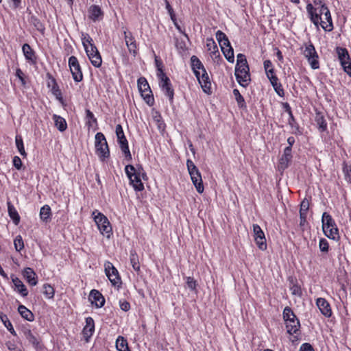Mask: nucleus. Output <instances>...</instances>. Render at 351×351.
Returning a JSON list of instances; mask_svg holds the SVG:
<instances>
[{
	"mask_svg": "<svg viewBox=\"0 0 351 351\" xmlns=\"http://www.w3.org/2000/svg\"><path fill=\"white\" fill-rule=\"evenodd\" d=\"M306 10L310 15L311 21L315 25H318L319 23L322 27L326 32H330L333 29L332 18L330 12L328 8H324L323 11L326 13L322 16L318 14L317 9L313 6L312 4L308 3L306 5Z\"/></svg>",
	"mask_w": 351,
	"mask_h": 351,
	"instance_id": "1",
	"label": "nucleus"
},
{
	"mask_svg": "<svg viewBox=\"0 0 351 351\" xmlns=\"http://www.w3.org/2000/svg\"><path fill=\"white\" fill-rule=\"evenodd\" d=\"M234 74L238 83L241 86L246 87L248 85L250 81V69L245 56L242 53L237 55Z\"/></svg>",
	"mask_w": 351,
	"mask_h": 351,
	"instance_id": "2",
	"label": "nucleus"
},
{
	"mask_svg": "<svg viewBox=\"0 0 351 351\" xmlns=\"http://www.w3.org/2000/svg\"><path fill=\"white\" fill-rule=\"evenodd\" d=\"M322 222L324 234L330 239L338 241L340 237L339 229L332 216L324 212L322 215Z\"/></svg>",
	"mask_w": 351,
	"mask_h": 351,
	"instance_id": "3",
	"label": "nucleus"
},
{
	"mask_svg": "<svg viewBox=\"0 0 351 351\" xmlns=\"http://www.w3.org/2000/svg\"><path fill=\"white\" fill-rule=\"evenodd\" d=\"M95 147L96 154L104 161L110 156V151L105 136L101 132H97L95 136Z\"/></svg>",
	"mask_w": 351,
	"mask_h": 351,
	"instance_id": "4",
	"label": "nucleus"
},
{
	"mask_svg": "<svg viewBox=\"0 0 351 351\" xmlns=\"http://www.w3.org/2000/svg\"><path fill=\"white\" fill-rule=\"evenodd\" d=\"M92 216L100 232L107 238H110L112 228L108 218L97 210L93 212Z\"/></svg>",
	"mask_w": 351,
	"mask_h": 351,
	"instance_id": "5",
	"label": "nucleus"
},
{
	"mask_svg": "<svg viewBox=\"0 0 351 351\" xmlns=\"http://www.w3.org/2000/svg\"><path fill=\"white\" fill-rule=\"evenodd\" d=\"M125 171L134 190L136 191H143L144 185L141 182L140 169H136L132 165H128L125 167Z\"/></svg>",
	"mask_w": 351,
	"mask_h": 351,
	"instance_id": "6",
	"label": "nucleus"
},
{
	"mask_svg": "<svg viewBox=\"0 0 351 351\" xmlns=\"http://www.w3.org/2000/svg\"><path fill=\"white\" fill-rule=\"evenodd\" d=\"M186 166L191 176V180L195 185L197 191L202 193L204 191V186L202 184V176L198 169L190 159L187 160Z\"/></svg>",
	"mask_w": 351,
	"mask_h": 351,
	"instance_id": "7",
	"label": "nucleus"
},
{
	"mask_svg": "<svg viewBox=\"0 0 351 351\" xmlns=\"http://www.w3.org/2000/svg\"><path fill=\"white\" fill-rule=\"evenodd\" d=\"M137 82L138 90L143 99L149 106H152L154 99L147 80L144 77H141Z\"/></svg>",
	"mask_w": 351,
	"mask_h": 351,
	"instance_id": "8",
	"label": "nucleus"
},
{
	"mask_svg": "<svg viewBox=\"0 0 351 351\" xmlns=\"http://www.w3.org/2000/svg\"><path fill=\"white\" fill-rule=\"evenodd\" d=\"M303 54L304 57L308 60V62L313 69H319V56L314 45L311 43H309L306 45Z\"/></svg>",
	"mask_w": 351,
	"mask_h": 351,
	"instance_id": "9",
	"label": "nucleus"
},
{
	"mask_svg": "<svg viewBox=\"0 0 351 351\" xmlns=\"http://www.w3.org/2000/svg\"><path fill=\"white\" fill-rule=\"evenodd\" d=\"M336 52L343 71L351 77V61L348 50L346 48L337 47Z\"/></svg>",
	"mask_w": 351,
	"mask_h": 351,
	"instance_id": "10",
	"label": "nucleus"
},
{
	"mask_svg": "<svg viewBox=\"0 0 351 351\" xmlns=\"http://www.w3.org/2000/svg\"><path fill=\"white\" fill-rule=\"evenodd\" d=\"M69 66L73 80L80 82L83 80V74L79 61L75 56H71L69 59Z\"/></svg>",
	"mask_w": 351,
	"mask_h": 351,
	"instance_id": "11",
	"label": "nucleus"
},
{
	"mask_svg": "<svg viewBox=\"0 0 351 351\" xmlns=\"http://www.w3.org/2000/svg\"><path fill=\"white\" fill-rule=\"evenodd\" d=\"M160 80V86L165 95L169 97L171 102H173L174 91L169 78L165 75L164 71H160V76L158 77Z\"/></svg>",
	"mask_w": 351,
	"mask_h": 351,
	"instance_id": "12",
	"label": "nucleus"
},
{
	"mask_svg": "<svg viewBox=\"0 0 351 351\" xmlns=\"http://www.w3.org/2000/svg\"><path fill=\"white\" fill-rule=\"evenodd\" d=\"M105 272L109 280L113 286H119L121 283L117 269L112 263L108 261L104 264Z\"/></svg>",
	"mask_w": 351,
	"mask_h": 351,
	"instance_id": "13",
	"label": "nucleus"
},
{
	"mask_svg": "<svg viewBox=\"0 0 351 351\" xmlns=\"http://www.w3.org/2000/svg\"><path fill=\"white\" fill-rule=\"evenodd\" d=\"M253 232L254 241L258 247L262 251L265 250L267 249L266 239L261 228L258 224H254Z\"/></svg>",
	"mask_w": 351,
	"mask_h": 351,
	"instance_id": "14",
	"label": "nucleus"
},
{
	"mask_svg": "<svg viewBox=\"0 0 351 351\" xmlns=\"http://www.w3.org/2000/svg\"><path fill=\"white\" fill-rule=\"evenodd\" d=\"M85 322L86 325L83 328L82 334L86 342H88L95 332V322L91 317H86Z\"/></svg>",
	"mask_w": 351,
	"mask_h": 351,
	"instance_id": "15",
	"label": "nucleus"
},
{
	"mask_svg": "<svg viewBox=\"0 0 351 351\" xmlns=\"http://www.w3.org/2000/svg\"><path fill=\"white\" fill-rule=\"evenodd\" d=\"M89 300L93 304H95L97 308L102 307L105 303V299L101 293L95 289L90 291Z\"/></svg>",
	"mask_w": 351,
	"mask_h": 351,
	"instance_id": "16",
	"label": "nucleus"
},
{
	"mask_svg": "<svg viewBox=\"0 0 351 351\" xmlns=\"http://www.w3.org/2000/svg\"><path fill=\"white\" fill-rule=\"evenodd\" d=\"M24 337L32 345L36 350L41 349V343L39 339H38L29 329H24L23 330Z\"/></svg>",
	"mask_w": 351,
	"mask_h": 351,
	"instance_id": "17",
	"label": "nucleus"
},
{
	"mask_svg": "<svg viewBox=\"0 0 351 351\" xmlns=\"http://www.w3.org/2000/svg\"><path fill=\"white\" fill-rule=\"evenodd\" d=\"M317 306L321 313L326 317L331 316L332 311L329 303L324 298H318L316 302Z\"/></svg>",
	"mask_w": 351,
	"mask_h": 351,
	"instance_id": "18",
	"label": "nucleus"
},
{
	"mask_svg": "<svg viewBox=\"0 0 351 351\" xmlns=\"http://www.w3.org/2000/svg\"><path fill=\"white\" fill-rule=\"evenodd\" d=\"M191 65L195 77L199 79L200 71L199 70L202 71L204 69H206L203 64L196 56H192L191 58Z\"/></svg>",
	"mask_w": 351,
	"mask_h": 351,
	"instance_id": "19",
	"label": "nucleus"
},
{
	"mask_svg": "<svg viewBox=\"0 0 351 351\" xmlns=\"http://www.w3.org/2000/svg\"><path fill=\"white\" fill-rule=\"evenodd\" d=\"M11 278L14 285L15 290L18 293H19L23 297L27 296L28 295V291L23 282L19 278L14 276V275H12Z\"/></svg>",
	"mask_w": 351,
	"mask_h": 351,
	"instance_id": "20",
	"label": "nucleus"
},
{
	"mask_svg": "<svg viewBox=\"0 0 351 351\" xmlns=\"http://www.w3.org/2000/svg\"><path fill=\"white\" fill-rule=\"evenodd\" d=\"M23 276L31 286H35L38 283L36 274L30 267H26L23 271Z\"/></svg>",
	"mask_w": 351,
	"mask_h": 351,
	"instance_id": "21",
	"label": "nucleus"
},
{
	"mask_svg": "<svg viewBox=\"0 0 351 351\" xmlns=\"http://www.w3.org/2000/svg\"><path fill=\"white\" fill-rule=\"evenodd\" d=\"M287 332L293 335L299 330L300 327V321L297 317L285 322Z\"/></svg>",
	"mask_w": 351,
	"mask_h": 351,
	"instance_id": "22",
	"label": "nucleus"
},
{
	"mask_svg": "<svg viewBox=\"0 0 351 351\" xmlns=\"http://www.w3.org/2000/svg\"><path fill=\"white\" fill-rule=\"evenodd\" d=\"M197 80L201 84L203 90L205 93H207L208 90H210V82L206 69H204V71H202V74L199 73V79Z\"/></svg>",
	"mask_w": 351,
	"mask_h": 351,
	"instance_id": "23",
	"label": "nucleus"
},
{
	"mask_svg": "<svg viewBox=\"0 0 351 351\" xmlns=\"http://www.w3.org/2000/svg\"><path fill=\"white\" fill-rule=\"evenodd\" d=\"M88 12L90 19L93 21H99L102 19L103 12L98 5H91L89 8Z\"/></svg>",
	"mask_w": 351,
	"mask_h": 351,
	"instance_id": "24",
	"label": "nucleus"
},
{
	"mask_svg": "<svg viewBox=\"0 0 351 351\" xmlns=\"http://www.w3.org/2000/svg\"><path fill=\"white\" fill-rule=\"evenodd\" d=\"M120 148L125 156V158L128 161L132 160V155L129 149L128 142L126 138L117 139Z\"/></svg>",
	"mask_w": 351,
	"mask_h": 351,
	"instance_id": "25",
	"label": "nucleus"
},
{
	"mask_svg": "<svg viewBox=\"0 0 351 351\" xmlns=\"http://www.w3.org/2000/svg\"><path fill=\"white\" fill-rule=\"evenodd\" d=\"M7 205L8 212L10 217L12 219L15 225H18L19 223L20 222V216L17 210H16L14 205L11 203V202L8 201L7 202Z\"/></svg>",
	"mask_w": 351,
	"mask_h": 351,
	"instance_id": "26",
	"label": "nucleus"
},
{
	"mask_svg": "<svg viewBox=\"0 0 351 351\" xmlns=\"http://www.w3.org/2000/svg\"><path fill=\"white\" fill-rule=\"evenodd\" d=\"M22 49L25 58L28 61L34 63L36 62V58L34 50L31 48L29 45L27 43L24 44L23 45Z\"/></svg>",
	"mask_w": 351,
	"mask_h": 351,
	"instance_id": "27",
	"label": "nucleus"
},
{
	"mask_svg": "<svg viewBox=\"0 0 351 351\" xmlns=\"http://www.w3.org/2000/svg\"><path fill=\"white\" fill-rule=\"evenodd\" d=\"M18 311L21 316L25 319L32 322L34 320V314L29 311L27 308H26L24 305H19L18 308Z\"/></svg>",
	"mask_w": 351,
	"mask_h": 351,
	"instance_id": "28",
	"label": "nucleus"
},
{
	"mask_svg": "<svg viewBox=\"0 0 351 351\" xmlns=\"http://www.w3.org/2000/svg\"><path fill=\"white\" fill-rule=\"evenodd\" d=\"M51 211L49 206L45 205L43 207H41L40 210V217L43 222H49L51 219Z\"/></svg>",
	"mask_w": 351,
	"mask_h": 351,
	"instance_id": "29",
	"label": "nucleus"
},
{
	"mask_svg": "<svg viewBox=\"0 0 351 351\" xmlns=\"http://www.w3.org/2000/svg\"><path fill=\"white\" fill-rule=\"evenodd\" d=\"M53 120L55 122V125L60 132H64L67 128V124L64 118L57 114L53 115Z\"/></svg>",
	"mask_w": 351,
	"mask_h": 351,
	"instance_id": "30",
	"label": "nucleus"
},
{
	"mask_svg": "<svg viewBox=\"0 0 351 351\" xmlns=\"http://www.w3.org/2000/svg\"><path fill=\"white\" fill-rule=\"evenodd\" d=\"M216 38L220 45V47L223 46L230 47V41L227 36L221 30H218L216 32Z\"/></svg>",
	"mask_w": 351,
	"mask_h": 351,
	"instance_id": "31",
	"label": "nucleus"
},
{
	"mask_svg": "<svg viewBox=\"0 0 351 351\" xmlns=\"http://www.w3.org/2000/svg\"><path fill=\"white\" fill-rule=\"evenodd\" d=\"M206 47L208 48V50L210 51L213 56H214L215 58L219 56L218 47L213 38H207Z\"/></svg>",
	"mask_w": 351,
	"mask_h": 351,
	"instance_id": "32",
	"label": "nucleus"
},
{
	"mask_svg": "<svg viewBox=\"0 0 351 351\" xmlns=\"http://www.w3.org/2000/svg\"><path fill=\"white\" fill-rule=\"evenodd\" d=\"M221 49L226 58V60L229 62H234V51L231 45H230V47H226L223 46L221 47Z\"/></svg>",
	"mask_w": 351,
	"mask_h": 351,
	"instance_id": "33",
	"label": "nucleus"
},
{
	"mask_svg": "<svg viewBox=\"0 0 351 351\" xmlns=\"http://www.w3.org/2000/svg\"><path fill=\"white\" fill-rule=\"evenodd\" d=\"M116 348L119 351H130L127 340L121 336L116 341Z\"/></svg>",
	"mask_w": 351,
	"mask_h": 351,
	"instance_id": "34",
	"label": "nucleus"
},
{
	"mask_svg": "<svg viewBox=\"0 0 351 351\" xmlns=\"http://www.w3.org/2000/svg\"><path fill=\"white\" fill-rule=\"evenodd\" d=\"M290 282V291L291 292V294L293 295L299 296L300 297L302 295V290L300 287L297 283L296 280H295L293 278H291L289 280Z\"/></svg>",
	"mask_w": 351,
	"mask_h": 351,
	"instance_id": "35",
	"label": "nucleus"
},
{
	"mask_svg": "<svg viewBox=\"0 0 351 351\" xmlns=\"http://www.w3.org/2000/svg\"><path fill=\"white\" fill-rule=\"evenodd\" d=\"M130 263L136 271H140V264L138 261V257L134 251L130 252Z\"/></svg>",
	"mask_w": 351,
	"mask_h": 351,
	"instance_id": "36",
	"label": "nucleus"
},
{
	"mask_svg": "<svg viewBox=\"0 0 351 351\" xmlns=\"http://www.w3.org/2000/svg\"><path fill=\"white\" fill-rule=\"evenodd\" d=\"M47 76H48L49 79L51 80V82H53V86L51 88L53 94L57 97V99L61 100L62 99L61 91L58 86L56 80L49 73L47 74Z\"/></svg>",
	"mask_w": 351,
	"mask_h": 351,
	"instance_id": "37",
	"label": "nucleus"
},
{
	"mask_svg": "<svg viewBox=\"0 0 351 351\" xmlns=\"http://www.w3.org/2000/svg\"><path fill=\"white\" fill-rule=\"evenodd\" d=\"M16 141V145L18 149L19 152L21 154V156L23 157L27 156V154L25 151L24 145H23V138L21 136L16 135L15 138Z\"/></svg>",
	"mask_w": 351,
	"mask_h": 351,
	"instance_id": "38",
	"label": "nucleus"
},
{
	"mask_svg": "<svg viewBox=\"0 0 351 351\" xmlns=\"http://www.w3.org/2000/svg\"><path fill=\"white\" fill-rule=\"evenodd\" d=\"M43 293L48 299H51L54 296V288L49 284H45L43 286Z\"/></svg>",
	"mask_w": 351,
	"mask_h": 351,
	"instance_id": "39",
	"label": "nucleus"
},
{
	"mask_svg": "<svg viewBox=\"0 0 351 351\" xmlns=\"http://www.w3.org/2000/svg\"><path fill=\"white\" fill-rule=\"evenodd\" d=\"M315 121L317 124L319 125V129L322 132L326 130L327 123L323 115L320 113L317 114Z\"/></svg>",
	"mask_w": 351,
	"mask_h": 351,
	"instance_id": "40",
	"label": "nucleus"
},
{
	"mask_svg": "<svg viewBox=\"0 0 351 351\" xmlns=\"http://www.w3.org/2000/svg\"><path fill=\"white\" fill-rule=\"evenodd\" d=\"M291 158L290 156L282 154L279 161L278 168L282 170L287 168Z\"/></svg>",
	"mask_w": 351,
	"mask_h": 351,
	"instance_id": "41",
	"label": "nucleus"
},
{
	"mask_svg": "<svg viewBox=\"0 0 351 351\" xmlns=\"http://www.w3.org/2000/svg\"><path fill=\"white\" fill-rule=\"evenodd\" d=\"M233 95L235 97V99H236V101H237V102L238 104L239 107H240V108H244L245 107V108L246 105H245V102L244 98L240 94L239 90L234 89L233 90Z\"/></svg>",
	"mask_w": 351,
	"mask_h": 351,
	"instance_id": "42",
	"label": "nucleus"
},
{
	"mask_svg": "<svg viewBox=\"0 0 351 351\" xmlns=\"http://www.w3.org/2000/svg\"><path fill=\"white\" fill-rule=\"evenodd\" d=\"M83 46L85 49L86 53L88 57V58H90V57L93 56V55H94V53H96L98 52V50H97V47L95 46V45H90V46H88V45L86 44L85 41L84 40Z\"/></svg>",
	"mask_w": 351,
	"mask_h": 351,
	"instance_id": "43",
	"label": "nucleus"
},
{
	"mask_svg": "<svg viewBox=\"0 0 351 351\" xmlns=\"http://www.w3.org/2000/svg\"><path fill=\"white\" fill-rule=\"evenodd\" d=\"M89 60H90L92 64L95 67L98 68L101 65L102 60L99 51L96 53H94L93 56L90 57Z\"/></svg>",
	"mask_w": 351,
	"mask_h": 351,
	"instance_id": "44",
	"label": "nucleus"
},
{
	"mask_svg": "<svg viewBox=\"0 0 351 351\" xmlns=\"http://www.w3.org/2000/svg\"><path fill=\"white\" fill-rule=\"evenodd\" d=\"M297 317L294 314L291 308L289 306H286L283 311V318L285 322H287V320H290Z\"/></svg>",
	"mask_w": 351,
	"mask_h": 351,
	"instance_id": "45",
	"label": "nucleus"
},
{
	"mask_svg": "<svg viewBox=\"0 0 351 351\" xmlns=\"http://www.w3.org/2000/svg\"><path fill=\"white\" fill-rule=\"evenodd\" d=\"M1 320L3 322L6 328L10 332V333L12 334L13 335L16 336V331L14 330L12 323L8 319L7 316L3 315V317H1Z\"/></svg>",
	"mask_w": 351,
	"mask_h": 351,
	"instance_id": "46",
	"label": "nucleus"
},
{
	"mask_svg": "<svg viewBox=\"0 0 351 351\" xmlns=\"http://www.w3.org/2000/svg\"><path fill=\"white\" fill-rule=\"evenodd\" d=\"M30 22L34 25V26L35 27V28L37 30H38L41 32H43L44 31V29H45L44 25L40 21V20L38 19H37L36 17L32 16L31 19H30Z\"/></svg>",
	"mask_w": 351,
	"mask_h": 351,
	"instance_id": "47",
	"label": "nucleus"
},
{
	"mask_svg": "<svg viewBox=\"0 0 351 351\" xmlns=\"http://www.w3.org/2000/svg\"><path fill=\"white\" fill-rule=\"evenodd\" d=\"M14 245L15 249L17 252H20L24 248V243H23L21 236L18 235L15 238V239L14 241Z\"/></svg>",
	"mask_w": 351,
	"mask_h": 351,
	"instance_id": "48",
	"label": "nucleus"
},
{
	"mask_svg": "<svg viewBox=\"0 0 351 351\" xmlns=\"http://www.w3.org/2000/svg\"><path fill=\"white\" fill-rule=\"evenodd\" d=\"M309 201L306 198H304L300 204V215H307Z\"/></svg>",
	"mask_w": 351,
	"mask_h": 351,
	"instance_id": "49",
	"label": "nucleus"
},
{
	"mask_svg": "<svg viewBox=\"0 0 351 351\" xmlns=\"http://www.w3.org/2000/svg\"><path fill=\"white\" fill-rule=\"evenodd\" d=\"M175 45L179 53H182L184 52L186 49V43L182 40H179L178 38H176Z\"/></svg>",
	"mask_w": 351,
	"mask_h": 351,
	"instance_id": "50",
	"label": "nucleus"
},
{
	"mask_svg": "<svg viewBox=\"0 0 351 351\" xmlns=\"http://www.w3.org/2000/svg\"><path fill=\"white\" fill-rule=\"evenodd\" d=\"M273 88H274L276 93L280 96L283 97L285 95L284 89L282 88V84L278 82V81H276L274 84H271Z\"/></svg>",
	"mask_w": 351,
	"mask_h": 351,
	"instance_id": "51",
	"label": "nucleus"
},
{
	"mask_svg": "<svg viewBox=\"0 0 351 351\" xmlns=\"http://www.w3.org/2000/svg\"><path fill=\"white\" fill-rule=\"evenodd\" d=\"M319 250L321 252H328V248H329V245H328V241L324 238L321 239L319 240Z\"/></svg>",
	"mask_w": 351,
	"mask_h": 351,
	"instance_id": "52",
	"label": "nucleus"
},
{
	"mask_svg": "<svg viewBox=\"0 0 351 351\" xmlns=\"http://www.w3.org/2000/svg\"><path fill=\"white\" fill-rule=\"evenodd\" d=\"M266 75L271 84H274V82L278 81V78L275 74L274 69L268 70V73H266Z\"/></svg>",
	"mask_w": 351,
	"mask_h": 351,
	"instance_id": "53",
	"label": "nucleus"
},
{
	"mask_svg": "<svg viewBox=\"0 0 351 351\" xmlns=\"http://www.w3.org/2000/svg\"><path fill=\"white\" fill-rule=\"evenodd\" d=\"M115 132H116V134H117V139L126 138L125 136V134H124L122 126L121 125L118 124L116 126Z\"/></svg>",
	"mask_w": 351,
	"mask_h": 351,
	"instance_id": "54",
	"label": "nucleus"
},
{
	"mask_svg": "<svg viewBox=\"0 0 351 351\" xmlns=\"http://www.w3.org/2000/svg\"><path fill=\"white\" fill-rule=\"evenodd\" d=\"M124 39L125 41V44L134 43L135 40L134 37L132 36V33H127L125 31L124 32Z\"/></svg>",
	"mask_w": 351,
	"mask_h": 351,
	"instance_id": "55",
	"label": "nucleus"
},
{
	"mask_svg": "<svg viewBox=\"0 0 351 351\" xmlns=\"http://www.w3.org/2000/svg\"><path fill=\"white\" fill-rule=\"evenodd\" d=\"M186 284L188 287L191 290H195L196 288V281L193 279V278L188 277L186 279Z\"/></svg>",
	"mask_w": 351,
	"mask_h": 351,
	"instance_id": "56",
	"label": "nucleus"
},
{
	"mask_svg": "<svg viewBox=\"0 0 351 351\" xmlns=\"http://www.w3.org/2000/svg\"><path fill=\"white\" fill-rule=\"evenodd\" d=\"M127 47H128V51H130V53H133L134 56H136V53H137V51H136V49H137V46H136V41H134V43H128V45H126Z\"/></svg>",
	"mask_w": 351,
	"mask_h": 351,
	"instance_id": "57",
	"label": "nucleus"
},
{
	"mask_svg": "<svg viewBox=\"0 0 351 351\" xmlns=\"http://www.w3.org/2000/svg\"><path fill=\"white\" fill-rule=\"evenodd\" d=\"M13 165L14 167L20 170L22 167V161L21 158L19 156H14L13 158Z\"/></svg>",
	"mask_w": 351,
	"mask_h": 351,
	"instance_id": "58",
	"label": "nucleus"
},
{
	"mask_svg": "<svg viewBox=\"0 0 351 351\" xmlns=\"http://www.w3.org/2000/svg\"><path fill=\"white\" fill-rule=\"evenodd\" d=\"M155 64L157 67V76L159 77L160 74V71H163L162 70V62L158 59V57L156 56L155 58Z\"/></svg>",
	"mask_w": 351,
	"mask_h": 351,
	"instance_id": "59",
	"label": "nucleus"
},
{
	"mask_svg": "<svg viewBox=\"0 0 351 351\" xmlns=\"http://www.w3.org/2000/svg\"><path fill=\"white\" fill-rule=\"evenodd\" d=\"M119 306L121 310L124 311H128L130 308V304L128 302L125 300L120 301L119 302Z\"/></svg>",
	"mask_w": 351,
	"mask_h": 351,
	"instance_id": "60",
	"label": "nucleus"
},
{
	"mask_svg": "<svg viewBox=\"0 0 351 351\" xmlns=\"http://www.w3.org/2000/svg\"><path fill=\"white\" fill-rule=\"evenodd\" d=\"M300 351H315L313 346L308 343L302 344Z\"/></svg>",
	"mask_w": 351,
	"mask_h": 351,
	"instance_id": "61",
	"label": "nucleus"
},
{
	"mask_svg": "<svg viewBox=\"0 0 351 351\" xmlns=\"http://www.w3.org/2000/svg\"><path fill=\"white\" fill-rule=\"evenodd\" d=\"M265 73H268V70L274 69L271 62L269 60H266L263 62Z\"/></svg>",
	"mask_w": 351,
	"mask_h": 351,
	"instance_id": "62",
	"label": "nucleus"
},
{
	"mask_svg": "<svg viewBox=\"0 0 351 351\" xmlns=\"http://www.w3.org/2000/svg\"><path fill=\"white\" fill-rule=\"evenodd\" d=\"M6 346L10 351H19V349L17 348L16 344L11 341H8L6 343Z\"/></svg>",
	"mask_w": 351,
	"mask_h": 351,
	"instance_id": "63",
	"label": "nucleus"
},
{
	"mask_svg": "<svg viewBox=\"0 0 351 351\" xmlns=\"http://www.w3.org/2000/svg\"><path fill=\"white\" fill-rule=\"evenodd\" d=\"M86 118L89 120H92L94 123H97V119L95 117L93 113L90 110H86Z\"/></svg>",
	"mask_w": 351,
	"mask_h": 351,
	"instance_id": "64",
	"label": "nucleus"
}]
</instances>
